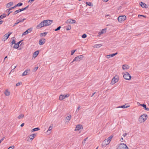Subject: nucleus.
<instances>
[{
	"mask_svg": "<svg viewBox=\"0 0 149 149\" xmlns=\"http://www.w3.org/2000/svg\"><path fill=\"white\" fill-rule=\"evenodd\" d=\"M52 20H44L41 22L39 24L37 25L36 28L39 29L43 26H48L52 24Z\"/></svg>",
	"mask_w": 149,
	"mask_h": 149,
	"instance_id": "f257e3e1",
	"label": "nucleus"
},
{
	"mask_svg": "<svg viewBox=\"0 0 149 149\" xmlns=\"http://www.w3.org/2000/svg\"><path fill=\"white\" fill-rule=\"evenodd\" d=\"M148 118V116L146 114L141 115L138 118V121L140 123H142L145 122Z\"/></svg>",
	"mask_w": 149,
	"mask_h": 149,
	"instance_id": "f03ea898",
	"label": "nucleus"
},
{
	"mask_svg": "<svg viewBox=\"0 0 149 149\" xmlns=\"http://www.w3.org/2000/svg\"><path fill=\"white\" fill-rule=\"evenodd\" d=\"M124 78L126 80H130L131 79V76L130 74L127 72H125L122 73Z\"/></svg>",
	"mask_w": 149,
	"mask_h": 149,
	"instance_id": "7ed1b4c3",
	"label": "nucleus"
},
{
	"mask_svg": "<svg viewBox=\"0 0 149 149\" xmlns=\"http://www.w3.org/2000/svg\"><path fill=\"white\" fill-rule=\"evenodd\" d=\"M118 149H128V148L126 144L122 143L119 144Z\"/></svg>",
	"mask_w": 149,
	"mask_h": 149,
	"instance_id": "20e7f679",
	"label": "nucleus"
},
{
	"mask_svg": "<svg viewBox=\"0 0 149 149\" xmlns=\"http://www.w3.org/2000/svg\"><path fill=\"white\" fill-rule=\"evenodd\" d=\"M126 17L125 15L119 16L118 18V21L120 23L123 22L126 19Z\"/></svg>",
	"mask_w": 149,
	"mask_h": 149,
	"instance_id": "39448f33",
	"label": "nucleus"
},
{
	"mask_svg": "<svg viewBox=\"0 0 149 149\" xmlns=\"http://www.w3.org/2000/svg\"><path fill=\"white\" fill-rule=\"evenodd\" d=\"M119 80V77L118 76H115L112 79L111 82V84L113 85L117 82Z\"/></svg>",
	"mask_w": 149,
	"mask_h": 149,
	"instance_id": "423d86ee",
	"label": "nucleus"
},
{
	"mask_svg": "<svg viewBox=\"0 0 149 149\" xmlns=\"http://www.w3.org/2000/svg\"><path fill=\"white\" fill-rule=\"evenodd\" d=\"M70 95L68 94L63 95H61L59 96V100H62L63 99H65L67 97L69 96Z\"/></svg>",
	"mask_w": 149,
	"mask_h": 149,
	"instance_id": "0eeeda50",
	"label": "nucleus"
},
{
	"mask_svg": "<svg viewBox=\"0 0 149 149\" xmlns=\"http://www.w3.org/2000/svg\"><path fill=\"white\" fill-rule=\"evenodd\" d=\"M83 128V126L81 125H77L75 128V131H79L78 133H79L81 132V130H82Z\"/></svg>",
	"mask_w": 149,
	"mask_h": 149,
	"instance_id": "6e6552de",
	"label": "nucleus"
},
{
	"mask_svg": "<svg viewBox=\"0 0 149 149\" xmlns=\"http://www.w3.org/2000/svg\"><path fill=\"white\" fill-rule=\"evenodd\" d=\"M110 142L109 140H108L107 139H106L104 140L103 142L102 145V147H105L107 145H108Z\"/></svg>",
	"mask_w": 149,
	"mask_h": 149,
	"instance_id": "1a4fd4ad",
	"label": "nucleus"
},
{
	"mask_svg": "<svg viewBox=\"0 0 149 149\" xmlns=\"http://www.w3.org/2000/svg\"><path fill=\"white\" fill-rule=\"evenodd\" d=\"M11 34V33H10L9 34H7V33L5 34L2 37V40L3 41H5L9 37Z\"/></svg>",
	"mask_w": 149,
	"mask_h": 149,
	"instance_id": "9d476101",
	"label": "nucleus"
},
{
	"mask_svg": "<svg viewBox=\"0 0 149 149\" xmlns=\"http://www.w3.org/2000/svg\"><path fill=\"white\" fill-rule=\"evenodd\" d=\"M129 107H130V105L128 104H126L124 105L118 106L117 107V108H122L123 109H125Z\"/></svg>",
	"mask_w": 149,
	"mask_h": 149,
	"instance_id": "9b49d317",
	"label": "nucleus"
},
{
	"mask_svg": "<svg viewBox=\"0 0 149 149\" xmlns=\"http://www.w3.org/2000/svg\"><path fill=\"white\" fill-rule=\"evenodd\" d=\"M130 68V66L126 64H124L122 65V68L124 70H127Z\"/></svg>",
	"mask_w": 149,
	"mask_h": 149,
	"instance_id": "f8f14e48",
	"label": "nucleus"
},
{
	"mask_svg": "<svg viewBox=\"0 0 149 149\" xmlns=\"http://www.w3.org/2000/svg\"><path fill=\"white\" fill-rule=\"evenodd\" d=\"M45 42V39L44 38H42L39 40V43L40 45H42L44 44Z\"/></svg>",
	"mask_w": 149,
	"mask_h": 149,
	"instance_id": "ddd939ff",
	"label": "nucleus"
},
{
	"mask_svg": "<svg viewBox=\"0 0 149 149\" xmlns=\"http://www.w3.org/2000/svg\"><path fill=\"white\" fill-rule=\"evenodd\" d=\"M71 117V115H69L66 117L65 119V123L66 124L68 123L69 121L70 120Z\"/></svg>",
	"mask_w": 149,
	"mask_h": 149,
	"instance_id": "4468645a",
	"label": "nucleus"
},
{
	"mask_svg": "<svg viewBox=\"0 0 149 149\" xmlns=\"http://www.w3.org/2000/svg\"><path fill=\"white\" fill-rule=\"evenodd\" d=\"M25 19H26L25 18H24V19H21V20H19V19L17 20L16 21V22L14 24V25H13V26H15L17 24H19V23H20V22H23L24 21Z\"/></svg>",
	"mask_w": 149,
	"mask_h": 149,
	"instance_id": "2eb2a0df",
	"label": "nucleus"
},
{
	"mask_svg": "<svg viewBox=\"0 0 149 149\" xmlns=\"http://www.w3.org/2000/svg\"><path fill=\"white\" fill-rule=\"evenodd\" d=\"M83 56L82 55L76 57H75V61H79L81 60L83 58Z\"/></svg>",
	"mask_w": 149,
	"mask_h": 149,
	"instance_id": "dca6fc26",
	"label": "nucleus"
},
{
	"mask_svg": "<svg viewBox=\"0 0 149 149\" xmlns=\"http://www.w3.org/2000/svg\"><path fill=\"white\" fill-rule=\"evenodd\" d=\"M117 54H118V53L116 52L115 53L112 54H110L109 55H108L106 56V57L107 58H109L111 57H113L114 56H115V55H117Z\"/></svg>",
	"mask_w": 149,
	"mask_h": 149,
	"instance_id": "f3484780",
	"label": "nucleus"
},
{
	"mask_svg": "<svg viewBox=\"0 0 149 149\" xmlns=\"http://www.w3.org/2000/svg\"><path fill=\"white\" fill-rule=\"evenodd\" d=\"M65 23L67 24L74 23V20L73 19H69L65 22Z\"/></svg>",
	"mask_w": 149,
	"mask_h": 149,
	"instance_id": "a211bd4d",
	"label": "nucleus"
},
{
	"mask_svg": "<svg viewBox=\"0 0 149 149\" xmlns=\"http://www.w3.org/2000/svg\"><path fill=\"white\" fill-rule=\"evenodd\" d=\"M140 5L143 8H147L148 7L147 5L146 4L142 2H141L140 3Z\"/></svg>",
	"mask_w": 149,
	"mask_h": 149,
	"instance_id": "6ab92c4d",
	"label": "nucleus"
},
{
	"mask_svg": "<svg viewBox=\"0 0 149 149\" xmlns=\"http://www.w3.org/2000/svg\"><path fill=\"white\" fill-rule=\"evenodd\" d=\"M4 94L6 96H9L10 95V91L8 89H6L5 92Z\"/></svg>",
	"mask_w": 149,
	"mask_h": 149,
	"instance_id": "aec40b11",
	"label": "nucleus"
},
{
	"mask_svg": "<svg viewBox=\"0 0 149 149\" xmlns=\"http://www.w3.org/2000/svg\"><path fill=\"white\" fill-rule=\"evenodd\" d=\"M30 71V70L29 69H27L22 74V76H24L26 75Z\"/></svg>",
	"mask_w": 149,
	"mask_h": 149,
	"instance_id": "412c9836",
	"label": "nucleus"
},
{
	"mask_svg": "<svg viewBox=\"0 0 149 149\" xmlns=\"http://www.w3.org/2000/svg\"><path fill=\"white\" fill-rule=\"evenodd\" d=\"M52 127L51 126H50L48 130L46 132V134L47 135H49L51 133V130H52Z\"/></svg>",
	"mask_w": 149,
	"mask_h": 149,
	"instance_id": "4be33fe9",
	"label": "nucleus"
},
{
	"mask_svg": "<svg viewBox=\"0 0 149 149\" xmlns=\"http://www.w3.org/2000/svg\"><path fill=\"white\" fill-rule=\"evenodd\" d=\"M39 53V51H37L35 52L33 55V57L34 58H36L38 55Z\"/></svg>",
	"mask_w": 149,
	"mask_h": 149,
	"instance_id": "5701e85b",
	"label": "nucleus"
},
{
	"mask_svg": "<svg viewBox=\"0 0 149 149\" xmlns=\"http://www.w3.org/2000/svg\"><path fill=\"white\" fill-rule=\"evenodd\" d=\"M143 107L145 110L149 111V109L146 107V106L145 104H142V105H140Z\"/></svg>",
	"mask_w": 149,
	"mask_h": 149,
	"instance_id": "b1692460",
	"label": "nucleus"
},
{
	"mask_svg": "<svg viewBox=\"0 0 149 149\" xmlns=\"http://www.w3.org/2000/svg\"><path fill=\"white\" fill-rule=\"evenodd\" d=\"M13 4V3L12 2H10L8 3L6 5V7L7 8H10Z\"/></svg>",
	"mask_w": 149,
	"mask_h": 149,
	"instance_id": "393cba45",
	"label": "nucleus"
},
{
	"mask_svg": "<svg viewBox=\"0 0 149 149\" xmlns=\"http://www.w3.org/2000/svg\"><path fill=\"white\" fill-rule=\"evenodd\" d=\"M21 41H19V42L15 43L14 46H13L14 48H17L19 47V45L20 42Z\"/></svg>",
	"mask_w": 149,
	"mask_h": 149,
	"instance_id": "a878e982",
	"label": "nucleus"
},
{
	"mask_svg": "<svg viewBox=\"0 0 149 149\" xmlns=\"http://www.w3.org/2000/svg\"><path fill=\"white\" fill-rule=\"evenodd\" d=\"M40 130V129L39 128H38V127L35 128H34L33 129H32V130H31V132H34L35 131H38V130Z\"/></svg>",
	"mask_w": 149,
	"mask_h": 149,
	"instance_id": "bb28decb",
	"label": "nucleus"
},
{
	"mask_svg": "<svg viewBox=\"0 0 149 149\" xmlns=\"http://www.w3.org/2000/svg\"><path fill=\"white\" fill-rule=\"evenodd\" d=\"M35 135L34 134H31L29 138L30 139L32 140L34 138V136Z\"/></svg>",
	"mask_w": 149,
	"mask_h": 149,
	"instance_id": "cd10ccee",
	"label": "nucleus"
},
{
	"mask_svg": "<svg viewBox=\"0 0 149 149\" xmlns=\"http://www.w3.org/2000/svg\"><path fill=\"white\" fill-rule=\"evenodd\" d=\"M86 4L89 6H93V4L91 2H86Z\"/></svg>",
	"mask_w": 149,
	"mask_h": 149,
	"instance_id": "c85d7f7f",
	"label": "nucleus"
},
{
	"mask_svg": "<svg viewBox=\"0 0 149 149\" xmlns=\"http://www.w3.org/2000/svg\"><path fill=\"white\" fill-rule=\"evenodd\" d=\"M102 46V45L100 44H96V45H95L94 46V47H96V48H99L101 46Z\"/></svg>",
	"mask_w": 149,
	"mask_h": 149,
	"instance_id": "c756f323",
	"label": "nucleus"
},
{
	"mask_svg": "<svg viewBox=\"0 0 149 149\" xmlns=\"http://www.w3.org/2000/svg\"><path fill=\"white\" fill-rule=\"evenodd\" d=\"M6 15L5 14L1 15L0 16V19L6 17Z\"/></svg>",
	"mask_w": 149,
	"mask_h": 149,
	"instance_id": "7c9ffc66",
	"label": "nucleus"
},
{
	"mask_svg": "<svg viewBox=\"0 0 149 149\" xmlns=\"http://www.w3.org/2000/svg\"><path fill=\"white\" fill-rule=\"evenodd\" d=\"M24 117V115L23 114H21L19 115L18 117V119H20L23 118Z\"/></svg>",
	"mask_w": 149,
	"mask_h": 149,
	"instance_id": "2f4dec72",
	"label": "nucleus"
},
{
	"mask_svg": "<svg viewBox=\"0 0 149 149\" xmlns=\"http://www.w3.org/2000/svg\"><path fill=\"white\" fill-rule=\"evenodd\" d=\"M28 6H27L26 7L24 8H22L21 9H19V10H20V12L22 11H23L24 10H25L27 8H28Z\"/></svg>",
	"mask_w": 149,
	"mask_h": 149,
	"instance_id": "473e14b6",
	"label": "nucleus"
},
{
	"mask_svg": "<svg viewBox=\"0 0 149 149\" xmlns=\"http://www.w3.org/2000/svg\"><path fill=\"white\" fill-rule=\"evenodd\" d=\"M104 30H105V29H103L101 31H100V32H99L98 33V34H99V35H100L101 34H103L104 33Z\"/></svg>",
	"mask_w": 149,
	"mask_h": 149,
	"instance_id": "72a5a7b5",
	"label": "nucleus"
},
{
	"mask_svg": "<svg viewBox=\"0 0 149 149\" xmlns=\"http://www.w3.org/2000/svg\"><path fill=\"white\" fill-rule=\"evenodd\" d=\"M13 40L12 42H11L12 45H13V44H15V38L14 37H13Z\"/></svg>",
	"mask_w": 149,
	"mask_h": 149,
	"instance_id": "f704fd0d",
	"label": "nucleus"
},
{
	"mask_svg": "<svg viewBox=\"0 0 149 149\" xmlns=\"http://www.w3.org/2000/svg\"><path fill=\"white\" fill-rule=\"evenodd\" d=\"M20 12V10H19H19H16V11H15L13 13V14L14 15H16V14L17 13H19Z\"/></svg>",
	"mask_w": 149,
	"mask_h": 149,
	"instance_id": "c9c22d12",
	"label": "nucleus"
},
{
	"mask_svg": "<svg viewBox=\"0 0 149 149\" xmlns=\"http://www.w3.org/2000/svg\"><path fill=\"white\" fill-rule=\"evenodd\" d=\"M113 137V136L112 135L111 136L109 137L107 139L109 141V142H110L111 139Z\"/></svg>",
	"mask_w": 149,
	"mask_h": 149,
	"instance_id": "e433bc0d",
	"label": "nucleus"
},
{
	"mask_svg": "<svg viewBox=\"0 0 149 149\" xmlns=\"http://www.w3.org/2000/svg\"><path fill=\"white\" fill-rule=\"evenodd\" d=\"M28 30H26L25 32H24L22 34V36H24L27 35L28 34Z\"/></svg>",
	"mask_w": 149,
	"mask_h": 149,
	"instance_id": "4c0bfd02",
	"label": "nucleus"
},
{
	"mask_svg": "<svg viewBox=\"0 0 149 149\" xmlns=\"http://www.w3.org/2000/svg\"><path fill=\"white\" fill-rule=\"evenodd\" d=\"M47 33L45 32L43 33H41V35L42 36H45L46 34H47Z\"/></svg>",
	"mask_w": 149,
	"mask_h": 149,
	"instance_id": "58836bf2",
	"label": "nucleus"
},
{
	"mask_svg": "<svg viewBox=\"0 0 149 149\" xmlns=\"http://www.w3.org/2000/svg\"><path fill=\"white\" fill-rule=\"evenodd\" d=\"M35 0H29L28 1V3H32Z\"/></svg>",
	"mask_w": 149,
	"mask_h": 149,
	"instance_id": "ea45409f",
	"label": "nucleus"
},
{
	"mask_svg": "<svg viewBox=\"0 0 149 149\" xmlns=\"http://www.w3.org/2000/svg\"><path fill=\"white\" fill-rule=\"evenodd\" d=\"M15 147L14 146L9 147L7 149H14Z\"/></svg>",
	"mask_w": 149,
	"mask_h": 149,
	"instance_id": "a19ab883",
	"label": "nucleus"
},
{
	"mask_svg": "<svg viewBox=\"0 0 149 149\" xmlns=\"http://www.w3.org/2000/svg\"><path fill=\"white\" fill-rule=\"evenodd\" d=\"M22 3H19L17 4V6H22Z\"/></svg>",
	"mask_w": 149,
	"mask_h": 149,
	"instance_id": "79ce46f5",
	"label": "nucleus"
},
{
	"mask_svg": "<svg viewBox=\"0 0 149 149\" xmlns=\"http://www.w3.org/2000/svg\"><path fill=\"white\" fill-rule=\"evenodd\" d=\"M87 35L86 34H84L83 35H82V37L83 38H85L86 37Z\"/></svg>",
	"mask_w": 149,
	"mask_h": 149,
	"instance_id": "37998d69",
	"label": "nucleus"
},
{
	"mask_svg": "<svg viewBox=\"0 0 149 149\" xmlns=\"http://www.w3.org/2000/svg\"><path fill=\"white\" fill-rule=\"evenodd\" d=\"M21 84V82H19L18 83H17L16 84V86H19Z\"/></svg>",
	"mask_w": 149,
	"mask_h": 149,
	"instance_id": "c03bdc74",
	"label": "nucleus"
},
{
	"mask_svg": "<svg viewBox=\"0 0 149 149\" xmlns=\"http://www.w3.org/2000/svg\"><path fill=\"white\" fill-rule=\"evenodd\" d=\"M61 28V26H59L58 27L57 29H55V31H57L58 30H59Z\"/></svg>",
	"mask_w": 149,
	"mask_h": 149,
	"instance_id": "a18cd8bd",
	"label": "nucleus"
},
{
	"mask_svg": "<svg viewBox=\"0 0 149 149\" xmlns=\"http://www.w3.org/2000/svg\"><path fill=\"white\" fill-rule=\"evenodd\" d=\"M120 141L121 142H125V141H124L123 139V137H121L120 140Z\"/></svg>",
	"mask_w": 149,
	"mask_h": 149,
	"instance_id": "49530a36",
	"label": "nucleus"
},
{
	"mask_svg": "<svg viewBox=\"0 0 149 149\" xmlns=\"http://www.w3.org/2000/svg\"><path fill=\"white\" fill-rule=\"evenodd\" d=\"M127 134L126 133H124L123 135V136L125 137Z\"/></svg>",
	"mask_w": 149,
	"mask_h": 149,
	"instance_id": "de8ad7c7",
	"label": "nucleus"
},
{
	"mask_svg": "<svg viewBox=\"0 0 149 149\" xmlns=\"http://www.w3.org/2000/svg\"><path fill=\"white\" fill-rule=\"evenodd\" d=\"M5 139V137H3L2 139L0 140V143H1Z\"/></svg>",
	"mask_w": 149,
	"mask_h": 149,
	"instance_id": "09e8293b",
	"label": "nucleus"
},
{
	"mask_svg": "<svg viewBox=\"0 0 149 149\" xmlns=\"http://www.w3.org/2000/svg\"><path fill=\"white\" fill-rule=\"evenodd\" d=\"M74 53V50H73L71 52V55H73Z\"/></svg>",
	"mask_w": 149,
	"mask_h": 149,
	"instance_id": "8fccbe9b",
	"label": "nucleus"
},
{
	"mask_svg": "<svg viewBox=\"0 0 149 149\" xmlns=\"http://www.w3.org/2000/svg\"><path fill=\"white\" fill-rule=\"evenodd\" d=\"M13 9V7H11L10 8L8 9L7 10L8 11V12H9V11H10V10Z\"/></svg>",
	"mask_w": 149,
	"mask_h": 149,
	"instance_id": "3c124183",
	"label": "nucleus"
},
{
	"mask_svg": "<svg viewBox=\"0 0 149 149\" xmlns=\"http://www.w3.org/2000/svg\"><path fill=\"white\" fill-rule=\"evenodd\" d=\"M32 30V29H28V30H28V33L30 32V31H31V30Z\"/></svg>",
	"mask_w": 149,
	"mask_h": 149,
	"instance_id": "603ef678",
	"label": "nucleus"
},
{
	"mask_svg": "<svg viewBox=\"0 0 149 149\" xmlns=\"http://www.w3.org/2000/svg\"><path fill=\"white\" fill-rule=\"evenodd\" d=\"M38 67H36L34 68V70L36 71L38 68Z\"/></svg>",
	"mask_w": 149,
	"mask_h": 149,
	"instance_id": "864d4df0",
	"label": "nucleus"
},
{
	"mask_svg": "<svg viewBox=\"0 0 149 149\" xmlns=\"http://www.w3.org/2000/svg\"><path fill=\"white\" fill-rule=\"evenodd\" d=\"M16 67H17V66H15L14 67V68H13V70H11V72H13V70L15 68H16Z\"/></svg>",
	"mask_w": 149,
	"mask_h": 149,
	"instance_id": "5fc2aeb1",
	"label": "nucleus"
},
{
	"mask_svg": "<svg viewBox=\"0 0 149 149\" xmlns=\"http://www.w3.org/2000/svg\"><path fill=\"white\" fill-rule=\"evenodd\" d=\"M8 16L11 13V11H10L9 12H8Z\"/></svg>",
	"mask_w": 149,
	"mask_h": 149,
	"instance_id": "6e6d98bb",
	"label": "nucleus"
},
{
	"mask_svg": "<svg viewBox=\"0 0 149 149\" xmlns=\"http://www.w3.org/2000/svg\"><path fill=\"white\" fill-rule=\"evenodd\" d=\"M139 16H142V17H146V16H144V15H139Z\"/></svg>",
	"mask_w": 149,
	"mask_h": 149,
	"instance_id": "4d7b16f0",
	"label": "nucleus"
},
{
	"mask_svg": "<svg viewBox=\"0 0 149 149\" xmlns=\"http://www.w3.org/2000/svg\"><path fill=\"white\" fill-rule=\"evenodd\" d=\"M24 123H22V124L21 125H20L21 127H22L23 126H24Z\"/></svg>",
	"mask_w": 149,
	"mask_h": 149,
	"instance_id": "13d9d810",
	"label": "nucleus"
},
{
	"mask_svg": "<svg viewBox=\"0 0 149 149\" xmlns=\"http://www.w3.org/2000/svg\"><path fill=\"white\" fill-rule=\"evenodd\" d=\"M3 22V21L1 20L0 21V24H1Z\"/></svg>",
	"mask_w": 149,
	"mask_h": 149,
	"instance_id": "bf43d9fd",
	"label": "nucleus"
},
{
	"mask_svg": "<svg viewBox=\"0 0 149 149\" xmlns=\"http://www.w3.org/2000/svg\"><path fill=\"white\" fill-rule=\"evenodd\" d=\"M103 1L105 2H107V1H108L109 0H102Z\"/></svg>",
	"mask_w": 149,
	"mask_h": 149,
	"instance_id": "052dcab7",
	"label": "nucleus"
},
{
	"mask_svg": "<svg viewBox=\"0 0 149 149\" xmlns=\"http://www.w3.org/2000/svg\"><path fill=\"white\" fill-rule=\"evenodd\" d=\"M17 7V5H16L14 7H13V8H16Z\"/></svg>",
	"mask_w": 149,
	"mask_h": 149,
	"instance_id": "680f3d73",
	"label": "nucleus"
},
{
	"mask_svg": "<svg viewBox=\"0 0 149 149\" xmlns=\"http://www.w3.org/2000/svg\"><path fill=\"white\" fill-rule=\"evenodd\" d=\"M137 104L139 106H141L140 105H142V104H140L139 102H137Z\"/></svg>",
	"mask_w": 149,
	"mask_h": 149,
	"instance_id": "e2e57ef3",
	"label": "nucleus"
},
{
	"mask_svg": "<svg viewBox=\"0 0 149 149\" xmlns=\"http://www.w3.org/2000/svg\"><path fill=\"white\" fill-rule=\"evenodd\" d=\"M80 106H79L78 107H77V109H78V110H79V109H80Z\"/></svg>",
	"mask_w": 149,
	"mask_h": 149,
	"instance_id": "0e129e2a",
	"label": "nucleus"
},
{
	"mask_svg": "<svg viewBox=\"0 0 149 149\" xmlns=\"http://www.w3.org/2000/svg\"><path fill=\"white\" fill-rule=\"evenodd\" d=\"M85 143V141H84H84H83V142H82V143H83V144H84Z\"/></svg>",
	"mask_w": 149,
	"mask_h": 149,
	"instance_id": "69168bd1",
	"label": "nucleus"
},
{
	"mask_svg": "<svg viewBox=\"0 0 149 149\" xmlns=\"http://www.w3.org/2000/svg\"><path fill=\"white\" fill-rule=\"evenodd\" d=\"M88 138V137H87V138H86L85 139H84V141H86V140Z\"/></svg>",
	"mask_w": 149,
	"mask_h": 149,
	"instance_id": "338daca9",
	"label": "nucleus"
},
{
	"mask_svg": "<svg viewBox=\"0 0 149 149\" xmlns=\"http://www.w3.org/2000/svg\"><path fill=\"white\" fill-rule=\"evenodd\" d=\"M95 93H96V92H95V93H93L92 94V96H91V97H93V96L94 95V94Z\"/></svg>",
	"mask_w": 149,
	"mask_h": 149,
	"instance_id": "774afa93",
	"label": "nucleus"
}]
</instances>
